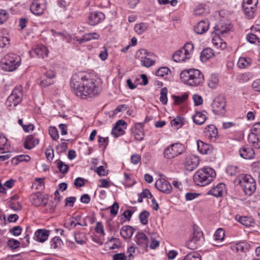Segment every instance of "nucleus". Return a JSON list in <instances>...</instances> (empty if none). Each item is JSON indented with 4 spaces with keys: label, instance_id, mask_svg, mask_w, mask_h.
I'll list each match as a JSON object with an SVG mask.
<instances>
[{
    "label": "nucleus",
    "instance_id": "052dcab7",
    "mask_svg": "<svg viewBox=\"0 0 260 260\" xmlns=\"http://www.w3.org/2000/svg\"><path fill=\"white\" fill-rule=\"evenodd\" d=\"M249 64V62L244 57H240L237 62V65L240 68H244Z\"/></svg>",
    "mask_w": 260,
    "mask_h": 260
},
{
    "label": "nucleus",
    "instance_id": "473e14b6",
    "mask_svg": "<svg viewBox=\"0 0 260 260\" xmlns=\"http://www.w3.org/2000/svg\"><path fill=\"white\" fill-rule=\"evenodd\" d=\"M209 13V8L205 4H201L197 6L194 10V14L201 16Z\"/></svg>",
    "mask_w": 260,
    "mask_h": 260
},
{
    "label": "nucleus",
    "instance_id": "3c124183",
    "mask_svg": "<svg viewBox=\"0 0 260 260\" xmlns=\"http://www.w3.org/2000/svg\"><path fill=\"white\" fill-rule=\"evenodd\" d=\"M218 83V79L215 75H212L208 82V86L211 88H215Z\"/></svg>",
    "mask_w": 260,
    "mask_h": 260
},
{
    "label": "nucleus",
    "instance_id": "4be33fe9",
    "mask_svg": "<svg viewBox=\"0 0 260 260\" xmlns=\"http://www.w3.org/2000/svg\"><path fill=\"white\" fill-rule=\"evenodd\" d=\"M205 135L206 137L210 140L215 141L218 135V132L214 125H208L205 129Z\"/></svg>",
    "mask_w": 260,
    "mask_h": 260
},
{
    "label": "nucleus",
    "instance_id": "6e6552de",
    "mask_svg": "<svg viewBox=\"0 0 260 260\" xmlns=\"http://www.w3.org/2000/svg\"><path fill=\"white\" fill-rule=\"evenodd\" d=\"M22 87H16L8 98L6 104L10 109L12 107H15L22 101Z\"/></svg>",
    "mask_w": 260,
    "mask_h": 260
},
{
    "label": "nucleus",
    "instance_id": "f704fd0d",
    "mask_svg": "<svg viewBox=\"0 0 260 260\" xmlns=\"http://www.w3.org/2000/svg\"><path fill=\"white\" fill-rule=\"evenodd\" d=\"M248 141L253 147L257 149L260 148V140L257 135L253 132H251L249 134Z\"/></svg>",
    "mask_w": 260,
    "mask_h": 260
},
{
    "label": "nucleus",
    "instance_id": "39448f33",
    "mask_svg": "<svg viewBox=\"0 0 260 260\" xmlns=\"http://www.w3.org/2000/svg\"><path fill=\"white\" fill-rule=\"evenodd\" d=\"M21 63L20 57L16 54H10L5 56L1 61V66L5 71L12 72L15 70Z\"/></svg>",
    "mask_w": 260,
    "mask_h": 260
},
{
    "label": "nucleus",
    "instance_id": "603ef678",
    "mask_svg": "<svg viewBox=\"0 0 260 260\" xmlns=\"http://www.w3.org/2000/svg\"><path fill=\"white\" fill-rule=\"evenodd\" d=\"M51 31L52 32V35L54 37L56 36H61L63 38L65 39L67 41L69 42L71 40L70 36L69 34H68L66 32H56L54 29H51Z\"/></svg>",
    "mask_w": 260,
    "mask_h": 260
},
{
    "label": "nucleus",
    "instance_id": "c9c22d12",
    "mask_svg": "<svg viewBox=\"0 0 260 260\" xmlns=\"http://www.w3.org/2000/svg\"><path fill=\"white\" fill-rule=\"evenodd\" d=\"M105 245L106 247L110 249H119L120 247V241L117 238H112Z\"/></svg>",
    "mask_w": 260,
    "mask_h": 260
},
{
    "label": "nucleus",
    "instance_id": "1a4fd4ad",
    "mask_svg": "<svg viewBox=\"0 0 260 260\" xmlns=\"http://www.w3.org/2000/svg\"><path fill=\"white\" fill-rule=\"evenodd\" d=\"M225 101L222 96H217L212 104V111L215 114H223L224 113Z\"/></svg>",
    "mask_w": 260,
    "mask_h": 260
},
{
    "label": "nucleus",
    "instance_id": "412c9836",
    "mask_svg": "<svg viewBox=\"0 0 260 260\" xmlns=\"http://www.w3.org/2000/svg\"><path fill=\"white\" fill-rule=\"evenodd\" d=\"M49 231L39 229L35 233L34 239L39 242H45L48 238Z\"/></svg>",
    "mask_w": 260,
    "mask_h": 260
},
{
    "label": "nucleus",
    "instance_id": "864d4df0",
    "mask_svg": "<svg viewBox=\"0 0 260 260\" xmlns=\"http://www.w3.org/2000/svg\"><path fill=\"white\" fill-rule=\"evenodd\" d=\"M170 71V69L167 67H161L156 72V75L157 76L164 77V75H167Z\"/></svg>",
    "mask_w": 260,
    "mask_h": 260
},
{
    "label": "nucleus",
    "instance_id": "e2e57ef3",
    "mask_svg": "<svg viewBox=\"0 0 260 260\" xmlns=\"http://www.w3.org/2000/svg\"><path fill=\"white\" fill-rule=\"evenodd\" d=\"M110 213L113 216H116L119 209V205L118 203L114 202V204L110 207Z\"/></svg>",
    "mask_w": 260,
    "mask_h": 260
},
{
    "label": "nucleus",
    "instance_id": "cd10ccee",
    "mask_svg": "<svg viewBox=\"0 0 260 260\" xmlns=\"http://www.w3.org/2000/svg\"><path fill=\"white\" fill-rule=\"evenodd\" d=\"M225 189V185L223 183H219L217 186L213 187L208 191V194L213 195L216 197L222 196L223 192Z\"/></svg>",
    "mask_w": 260,
    "mask_h": 260
},
{
    "label": "nucleus",
    "instance_id": "5fc2aeb1",
    "mask_svg": "<svg viewBox=\"0 0 260 260\" xmlns=\"http://www.w3.org/2000/svg\"><path fill=\"white\" fill-rule=\"evenodd\" d=\"M171 123L172 125L175 126L177 127V128H178L183 125L184 122L181 117H178L172 120L171 122Z\"/></svg>",
    "mask_w": 260,
    "mask_h": 260
},
{
    "label": "nucleus",
    "instance_id": "79ce46f5",
    "mask_svg": "<svg viewBox=\"0 0 260 260\" xmlns=\"http://www.w3.org/2000/svg\"><path fill=\"white\" fill-rule=\"evenodd\" d=\"M247 40L252 44H258L260 45V39L258 38L256 34L253 33H250L247 35Z\"/></svg>",
    "mask_w": 260,
    "mask_h": 260
},
{
    "label": "nucleus",
    "instance_id": "bb28decb",
    "mask_svg": "<svg viewBox=\"0 0 260 260\" xmlns=\"http://www.w3.org/2000/svg\"><path fill=\"white\" fill-rule=\"evenodd\" d=\"M240 156L243 158L246 159H252L254 157V150L250 147L244 146L241 148L239 150Z\"/></svg>",
    "mask_w": 260,
    "mask_h": 260
},
{
    "label": "nucleus",
    "instance_id": "a211bd4d",
    "mask_svg": "<svg viewBox=\"0 0 260 260\" xmlns=\"http://www.w3.org/2000/svg\"><path fill=\"white\" fill-rule=\"evenodd\" d=\"M137 245L142 248H146L148 246V239L143 232H138L134 238Z\"/></svg>",
    "mask_w": 260,
    "mask_h": 260
},
{
    "label": "nucleus",
    "instance_id": "09e8293b",
    "mask_svg": "<svg viewBox=\"0 0 260 260\" xmlns=\"http://www.w3.org/2000/svg\"><path fill=\"white\" fill-rule=\"evenodd\" d=\"M49 133L53 140H57L58 139V132L55 127L50 126L49 128Z\"/></svg>",
    "mask_w": 260,
    "mask_h": 260
},
{
    "label": "nucleus",
    "instance_id": "58836bf2",
    "mask_svg": "<svg viewBox=\"0 0 260 260\" xmlns=\"http://www.w3.org/2000/svg\"><path fill=\"white\" fill-rule=\"evenodd\" d=\"M188 97L187 93H184L181 96L172 95L175 105H179L185 102Z\"/></svg>",
    "mask_w": 260,
    "mask_h": 260
},
{
    "label": "nucleus",
    "instance_id": "dca6fc26",
    "mask_svg": "<svg viewBox=\"0 0 260 260\" xmlns=\"http://www.w3.org/2000/svg\"><path fill=\"white\" fill-rule=\"evenodd\" d=\"M126 123L123 120H118L112 131V134L115 137H118L124 133V129L126 128Z\"/></svg>",
    "mask_w": 260,
    "mask_h": 260
},
{
    "label": "nucleus",
    "instance_id": "c03bdc74",
    "mask_svg": "<svg viewBox=\"0 0 260 260\" xmlns=\"http://www.w3.org/2000/svg\"><path fill=\"white\" fill-rule=\"evenodd\" d=\"M56 162H57V168L60 172L63 174H66L68 172L69 170L68 165L60 160H57Z\"/></svg>",
    "mask_w": 260,
    "mask_h": 260
},
{
    "label": "nucleus",
    "instance_id": "7c9ffc66",
    "mask_svg": "<svg viewBox=\"0 0 260 260\" xmlns=\"http://www.w3.org/2000/svg\"><path fill=\"white\" fill-rule=\"evenodd\" d=\"M100 35L96 32L87 33L83 36L81 38L77 39L79 43L81 44L91 40H98Z\"/></svg>",
    "mask_w": 260,
    "mask_h": 260
},
{
    "label": "nucleus",
    "instance_id": "774afa93",
    "mask_svg": "<svg viewBox=\"0 0 260 260\" xmlns=\"http://www.w3.org/2000/svg\"><path fill=\"white\" fill-rule=\"evenodd\" d=\"M127 257L125 255L124 253H116L113 256V260H126Z\"/></svg>",
    "mask_w": 260,
    "mask_h": 260
},
{
    "label": "nucleus",
    "instance_id": "f257e3e1",
    "mask_svg": "<svg viewBox=\"0 0 260 260\" xmlns=\"http://www.w3.org/2000/svg\"><path fill=\"white\" fill-rule=\"evenodd\" d=\"M71 87L75 94L83 100L98 95L101 90L95 79L91 78L89 74L83 73L72 76Z\"/></svg>",
    "mask_w": 260,
    "mask_h": 260
},
{
    "label": "nucleus",
    "instance_id": "2eb2a0df",
    "mask_svg": "<svg viewBox=\"0 0 260 260\" xmlns=\"http://www.w3.org/2000/svg\"><path fill=\"white\" fill-rule=\"evenodd\" d=\"M230 28V25L222 22H219L218 24L214 27V32L218 36L220 35L225 36L229 33Z\"/></svg>",
    "mask_w": 260,
    "mask_h": 260
},
{
    "label": "nucleus",
    "instance_id": "a18cd8bd",
    "mask_svg": "<svg viewBox=\"0 0 260 260\" xmlns=\"http://www.w3.org/2000/svg\"><path fill=\"white\" fill-rule=\"evenodd\" d=\"M168 89L166 87L162 88L160 90V96L159 100L163 105H166L168 102L167 98Z\"/></svg>",
    "mask_w": 260,
    "mask_h": 260
},
{
    "label": "nucleus",
    "instance_id": "f03ea898",
    "mask_svg": "<svg viewBox=\"0 0 260 260\" xmlns=\"http://www.w3.org/2000/svg\"><path fill=\"white\" fill-rule=\"evenodd\" d=\"M180 77L182 82L191 87L199 86L204 81L203 74L198 69L184 70L180 73Z\"/></svg>",
    "mask_w": 260,
    "mask_h": 260
},
{
    "label": "nucleus",
    "instance_id": "ea45409f",
    "mask_svg": "<svg viewBox=\"0 0 260 260\" xmlns=\"http://www.w3.org/2000/svg\"><path fill=\"white\" fill-rule=\"evenodd\" d=\"M150 213L147 211H143L139 214V219L140 222L143 225H146L148 222V217Z\"/></svg>",
    "mask_w": 260,
    "mask_h": 260
},
{
    "label": "nucleus",
    "instance_id": "6e6d98bb",
    "mask_svg": "<svg viewBox=\"0 0 260 260\" xmlns=\"http://www.w3.org/2000/svg\"><path fill=\"white\" fill-rule=\"evenodd\" d=\"M45 155H46V158L48 160L51 161L53 159V157H54V151H53V149L52 147L49 146L48 148H47L46 149Z\"/></svg>",
    "mask_w": 260,
    "mask_h": 260
},
{
    "label": "nucleus",
    "instance_id": "72a5a7b5",
    "mask_svg": "<svg viewBox=\"0 0 260 260\" xmlns=\"http://www.w3.org/2000/svg\"><path fill=\"white\" fill-rule=\"evenodd\" d=\"M193 122L199 125L203 124L207 119L206 114L204 112H197L192 117Z\"/></svg>",
    "mask_w": 260,
    "mask_h": 260
},
{
    "label": "nucleus",
    "instance_id": "0e129e2a",
    "mask_svg": "<svg viewBox=\"0 0 260 260\" xmlns=\"http://www.w3.org/2000/svg\"><path fill=\"white\" fill-rule=\"evenodd\" d=\"M76 200V198L74 197H70L67 198L65 200V206L71 207H73L74 204Z\"/></svg>",
    "mask_w": 260,
    "mask_h": 260
},
{
    "label": "nucleus",
    "instance_id": "37998d69",
    "mask_svg": "<svg viewBox=\"0 0 260 260\" xmlns=\"http://www.w3.org/2000/svg\"><path fill=\"white\" fill-rule=\"evenodd\" d=\"M224 237V231L221 228L216 230L214 235V239L216 241H222Z\"/></svg>",
    "mask_w": 260,
    "mask_h": 260
},
{
    "label": "nucleus",
    "instance_id": "6ab92c4d",
    "mask_svg": "<svg viewBox=\"0 0 260 260\" xmlns=\"http://www.w3.org/2000/svg\"><path fill=\"white\" fill-rule=\"evenodd\" d=\"M132 131L136 140L141 141L144 137V133L143 131V125L141 123L135 124V126L132 128Z\"/></svg>",
    "mask_w": 260,
    "mask_h": 260
},
{
    "label": "nucleus",
    "instance_id": "69168bd1",
    "mask_svg": "<svg viewBox=\"0 0 260 260\" xmlns=\"http://www.w3.org/2000/svg\"><path fill=\"white\" fill-rule=\"evenodd\" d=\"M202 232L194 230L191 238L193 239L194 241L199 242L200 240V239L202 237Z\"/></svg>",
    "mask_w": 260,
    "mask_h": 260
},
{
    "label": "nucleus",
    "instance_id": "5701e85b",
    "mask_svg": "<svg viewBox=\"0 0 260 260\" xmlns=\"http://www.w3.org/2000/svg\"><path fill=\"white\" fill-rule=\"evenodd\" d=\"M242 7L244 13L247 18L250 19L254 17L257 9V5L254 4L247 6L242 5Z\"/></svg>",
    "mask_w": 260,
    "mask_h": 260
},
{
    "label": "nucleus",
    "instance_id": "7ed1b4c3",
    "mask_svg": "<svg viewBox=\"0 0 260 260\" xmlns=\"http://www.w3.org/2000/svg\"><path fill=\"white\" fill-rule=\"evenodd\" d=\"M215 171L206 167L198 170L193 175V181L197 185L202 186L209 184L215 177Z\"/></svg>",
    "mask_w": 260,
    "mask_h": 260
},
{
    "label": "nucleus",
    "instance_id": "aec40b11",
    "mask_svg": "<svg viewBox=\"0 0 260 260\" xmlns=\"http://www.w3.org/2000/svg\"><path fill=\"white\" fill-rule=\"evenodd\" d=\"M30 53L32 55L35 54L39 57L43 58L48 56V51L46 46L42 45H38L30 52Z\"/></svg>",
    "mask_w": 260,
    "mask_h": 260
},
{
    "label": "nucleus",
    "instance_id": "b1692460",
    "mask_svg": "<svg viewBox=\"0 0 260 260\" xmlns=\"http://www.w3.org/2000/svg\"><path fill=\"white\" fill-rule=\"evenodd\" d=\"M39 143V139L35 138L33 135H29L25 140L24 147L25 149L30 150L38 145Z\"/></svg>",
    "mask_w": 260,
    "mask_h": 260
},
{
    "label": "nucleus",
    "instance_id": "338daca9",
    "mask_svg": "<svg viewBox=\"0 0 260 260\" xmlns=\"http://www.w3.org/2000/svg\"><path fill=\"white\" fill-rule=\"evenodd\" d=\"M252 88L254 91L260 92V79L253 81L252 84Z\"/></svg>",
    "mask_w": 260,
    "mask_h": 260
},
{
    "label": "nucleus",
    "instance_id": "a19ab883",
    "mask_svg": "<svg viewBox=\"0 0 260 260\" xmlns=\"http://www.w3.org/2000/svg\"><path fill=\"white\" fill-rule=\"evenodd\" d=\"M138 202L142 203L143 199L146 198H151L152 197V194L148 189H144L141 193L138 194Z\"/></svg>",
    "mask_w": 260,
    "mask_h": 260
},
{
    "label": "nucleus",
    "instance_id": "4468645a",
    "mask_svg": "<svg viewBox=\"0 0 260 260\" xmlns=\"http://www.w3.org/2000/svg\"><path fill=\"white\" fill-rule=\"evenodd\" d=\"M147 53V52L146 50L143 49H140L138 52H137V56L140 59L141 64L143 66L148 68L153 66L154 64L155 61L147 56H140V55H145Z\"/></svg>",
    "mask_w": 260,
    "mask_h": 260
},
{
    "label": "nucleus",
    "instance_id": "c85d7f7f",
    "mask_svg": "<svg viewBox=\"0 0 260 260\" xmlns=\"http://www.w3.org/2000/svg\"><path fill=\"white\" fill-rule=\"evenodd\" d=\"M209 27V23L208 20H202L197 24L194 30L198 34H203L208 29Z\"/></svg>",
    "mask_w": 260,
    "mask_h": 260
},
{
    "label": "nucleus",
    "instance_id": "20e7f679",
    "mask_svg": "<svg viewBox=\"0 0 260 260\" xmlns=\"http://www.w3.org/2000/svg\"><path fill=\"white\" fill-rule=\"evenodd\" d=\"M234 183L237 185L240 184L246 195L251 196L256 190V183L250 175L240 174L237 177Z\"/></svg>",
    "mask_w": 260,
    "mask_h": 260
},
{
    "label": "nucleus",
    "instance_id": "423d86ee",
    "mask_svg": "<svg viewBox=\"0 0 260 260\" xmlns=\"http://www.w3.org/2000/svg\"><path fill=\"white\" fill-rule=\"evenodd\" d=\"M193 45L191 43H186L184 47L176 51L173 55V59L175 62H180L188 59L193 51Z\"/></svg>",
    "mask_w": 260,
    "mask_h": 260
},
{
    "label": "nucleus",
    "instance_id": "a878e982",
    "mask_svg": "<svg viewBox=\"0 0 260 260\" xmlns=\"http://www.w3.org/2000/svg\"><path fill=\"white\" fill-rule=\"evenodd\" d=\"M197 147L198 151L203 154H210L212 151V147L211 145L200 140L197 141Z\"/></svg>",
    "mask_w": 260,
    "mask_h": 260
},
{
    "label": "nucleus",
    "instance_id": "f3484780",
    "mask_svg": "<svg viewBox=\"0 0 260 260\" xmlns=\"http://www.w3.org/2000/svg\"><path fill=\"white\" fill-rule=\"evenodd\" d=\"M30 200L32 204L37 207L42 205L45 206L47 204V201L44 196L40 192H37L35 194H32Z\"/></svg>",
    "mask_w": 260,
    "mask_h": 260
},
{
    "label": "nucleus",
    "instance_id": "8fccbe9b",
    "mask_svg": "<svg viewBox=\"0 0 260 260\" xmlns=\"http://www.w3.org/2000/svg\"><path fill=\"white\" fill-rule=\"evenodd\" d=\"M147 29L146 25L144 23H140L135 25V29L136 32L138 34H142Z\"/></svg>",
    "mask_w": 260,
    "mask_h": 260
},
{
    "label": "nucleus",
    "instance_id": "0eeeda50",
    "mask_svg": "<svg viewBox=\"0 0 260 260\" xmlns=\"http://www.w3.org/2000/svg\"><path fill=\"white\" fill-rule=\"evenodd\" d=\"M185 150L183 145L180 143H173L166 148L164 151V157L167 159H172L181 155Z\"/></svg>",
    "mask_w": 260,
    "mask_h": 260
},
{
    "label": "nucleus",
    "instance_id": "2f4dec72",
    "mask_svg": "<svg viewBox=\"0 0 260 260\" xmlns=\"http://www.w3.org/2000/svg\"><path fill=\"white\" fill-rule=\"evenodd\" d=\"M134 229L130 225L123 226L120 230V235L124 239L130 238L134 234Z\"/></svg>",
    "mask_w": 260,
    "mask_h": 260
},
{
    "label": "nucleus",
    "instance_id": "9d476101",
    "mask_svg": "<svg viewBox=\"0 0 260 260\" xmlns=\"http://www.w3.org/2000/svg\"><path fill=\"white\" fill-rule=\"evenodd\" d=\"M46 0H34L30 6V11L36 15H41L46 8Z\"/></svg>",
    "mask_w": 260,
    "mask_h": 260
},
{
    "label": "nucleus",
    "instance_id": "9b49d317",
    "mask_svg": "<svg viewBox=\"0 0 260 260\" xmlns=\"http://www.w3.org/2000/svg\"><path fill=\"white\" fill-rule=\"evenodd\" d=\"M200 159L195 155L188 154L186 156L184 165L186 170L192 171L199 165Z\"/></svg>",
    "mask_w": 260,
    "mask_h": 260
},
{
    "label": "nucleus",
    "instance_id": "49530a36",
    "mask_svg": "<svg viewBox=\"0 0 260 260\" xmlns=\"http://www.w3.org/2000/svg\"><path fill=\"white\" fill-rule=\"evenodd\" d=\"M183 260H202L199 253L193 252L187 254Z\"/></svg>",
    "mask_w": 260,
    "mask_h": 260
},
{
    "label": "nucleus",
    "instance_id": "4d7b16f0",
    "mask_svg": "<svg viewBox=\"0 0 260 260\" xmlns=\"http://www.w3.org/2000/svg\"><path fill=\"white\" fill-rule=\"evenodd\" d=\"M8 17L9 14L6 10L0 9V24L6 22Z\"/></svg>",
    "mask_w": 260,
    "mask_h": 260
},
{
    "label": "nucleus",
    "instance_id": "de8ad7c7",
    "mask_svg": "<svg viewBox=\"0 0 260 260\" xmlns=\"http://www.w3.org/2000/svg\"><path fill=\"white\" fill-rule=\"evenodd\" d=\"M226 172L231 176H235L239 173V169L236 166H230L227 167Z\"/></svg>",
    "mask_w": 260,
    "mask_h": 260
},
{
    "label": "nucleus",
    "instance_id": "4c0bfd02",
    "mask_svg": "<svg viewBox=\"0 0 260 260\" xmlns=\"http://www.w3.org/2000/svg\"><path fill=\"white\" fill-rule=\"evenodd\" d=\"M30 159L29 156L27 155H20L14 157L12 160V164L17 165L21 161H28Z\"/></svg>",
    "mask_w": 260,
    "mask_h": 260
},
{
    "label": "nucleus",
    "instance_id": "13d9d810",
    "mask_svg": "<svg viewBox=\"0 0 260 260\" xmlns=\"http://www.w3.org/2000/svg\"><path fill=\"white\" fill-rule=\"evenodd\" d=\"M197 241H194L191 238L186 243V247L190 249L194 250L197 249L198 246Z\"/></svg>",
    "mask_w": 260,
    "mask_h": 260
},
{
    "label": "nucleus",
    "instance_id": "e433bc0d",
    "mask_svg": "<svg viewBox=\"0 0 260 260\" xmlns=\"http://www.w3.org/2000/svg\"><path fill=\"white\" fill-rule=\"evenodd\" d=\"M213 55L214 52L213 50L211 48H207L201 52L200 57L202 61H205L210 59Z\"/></svg>",
    "mask_w": 260,
    "mask_h": 260
},
{
    "label": "nucleus",
    "instance_id": "c756f323",
    "mask_svg": "<svg viewBox=\"0 0 260 260\" xmlns=\"http://www.w3.org/2000/svg\"><path fill=\"white\" fill-rule=\"evenodd\" d=\"M236 221L245 226H252L254 223V220L252 218L248 216H242L239 215H236L235 216Z\"/></svg>",
    "mask_w": 260,
    "mask_h": 260
},
{
    "label": "nucleus",
    "instance_id": "680f3d73",
    "mask_svg": "<svg viewBox=\"0 0 260 260\" xmlns=\"http://www.w3.org/2000/svg\"><path fill=\"white\" fill-rule=\"evenodd\" d=\"M22 230V228L20 226L17 225L11 229L10 232L14 236H18L21 234Z\"/></svg>",
    "mask_w": 260,
    "mask_h": 260
},
{
    "label": "nucleus",
    "instance_id": "ddd939ff",
    "mask_svg": "<svg viewBox=\"0 0 260 260\" xmlns=\"http://www.w3.org/2000/svg\"><path fill=\"white\" fill-rule=\"evenodd\" d=\"M155 186L160 191L167 194L171 193L172 191L171 184L164 179L157 180L155 183Z\"/></svg>",
    "mask_w": 260,
    "mask_h": 260
},
{
    "label": "nucleus",
    "instance_id": "f8f14e48",
    "mask_svg": "<svg viewBox=\"0 0 260 260\" xmlns=\"http://www.w3.org/2000/svg\"><path fill=\"white\" fill-rule=\"evenodd\" d=\"M105 18L104 14L100 11H93L91 12L88 17V22L90 25H95Z\"/></svg>",
    "mask_w": 260,
    "mask_h": 260
},
{
    "label": "nucleus",
    "instance_id": "393cba45",
    "mask_svg": "<svg viewBox=\"0 0 260 260\" xmlns=\"http://www.w3.org/2000/svg\"><path fill=\"white\" fill-rule=\"evenodd\" d=\"M249 245L247 243L240 242L231 246V250L234 252H246L248 250Z\"/></svg>",
    "mask_w": 260,
    "mask_h": 260
},
{
    "label": "nucleus",
    "instance_id": "bf43d9fd",
    "mask_svg": "<svg viewBox=\"0 0 260 260\" xmlns=\"http://www.w3.org/2000/svg\"><path fill=\"white\" fill-rule=\"evenodd\" d=\"M8 246L12 249H16L19 247L20 243L19 242L15 239H11L8 241Z\"/></svg>",
    "mask_w": 260,
    "mask_h": 260
}]
</instances>
